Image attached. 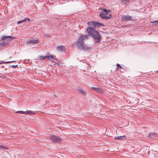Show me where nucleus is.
Instances as JSON below:
<instances>
[{
    "label": "nucleus",
    "instance_id": "nucleus-1",
    "mask_svg": "<svg viewBox=\"0 0 158 158\" xmlns=\"http://www.w3.org/2000/svg\"><path fill=\"white\" fill-rule=\"evenodd\" d=\"M86 31L88 35H81L77 41L75 43V44L81 49L88 50L90 49V48L84 44V40H87L89 36H90L93 38L95 43H97L101 41V37L99 32L94 29L87 28Z\"/></svg>",
    "mask_w": 158,
    "mask_h": 158
},
{
    "label": "nucleus",
    "instance_id": "nucleus-2",
    "mask_svg": "<svg viewBox=\"0 0 158 158\" xmlns=\"http://www.w3.org/2000/svg\"><path fill=\"white\" fill-rule=\"evenodd\" d=\"M103 12L101 13L99 15L100 16L102 19H110L111 17L110 11L104 9Z\"/></svg>",
    "mask_w": 158,
    "mask_h": 158
},
{
    "label": "nucleus",
    "instance_id": "nucleus-3",
    "mask_svg": "<svg viewBox=\"0 0 158 158\" xmlns=\"http://www.w3.org/2000/svg\"><path fill=\"white\" fill-rule=\"evenodd\" d=\"M15 38L14 37L5 36H2L1 37V39L3 41L2 42H0V46L2 47L5 46L7 45V42L5 41L12 40Z\"/></svg>",
    "mask_w": 158,
    "mask_h": 158
},
{
    "label": "nucleus",
    "instance_id": "nucleus-4",
    "mask_svg": "<svg viewBox=\"0 0 158 158\" xmlns=\"http://www.w3.org/2000/svg\"><path fill=\"white\" fill-rule=\"evenodd\" d=\"M87 24L89 27L88 28H91L94 29L96 26H101L102 25V24L97 22H90L88 23Z\"/></svg>",
    "mask_w": 158,
    "mask_h": 158
},
{
    "label": "nucleus",
    "instance_id": "nucleus-5",
    "mask_svg": "<svg viewBox=\"0 0 158 158\" xmlns=\"http://www.w3.org/2000/svg\"><path fill=\"white\" fill-rule=\"evenodd\" d=\"M50 138L52 141L54 143H58L61 140V139L59 137L54 135H51Z\"/></svg>",
    "mask_w": 158,
    "mask_h": 158
},
{
    "label": "nucleus",
    "instance_id": "nucleus-6",
    "mask_svg": "<svg viewBox=\"0 0 158 158\" xmlns=\"http://www.w3.org/2000/svg\"><path fill=\"white\" fill-rule=\"evenodd\" d=\"M132 18L131 16L123 15L122 17V19L123 21L132 20Z\"/></svg>",
    "mask_w": 158,
    "mask_h": 158
},
{
    "label": "nucleus",
    "instance_id": "nucleus-7",
    "mask_svg": "<svg viewBox=\"0 0 158 158\" xmlns=\"http://www.w3.org/2000/svg\"><path fill=\"white\" fill-rule=\"evenodd\" d=\"M27 43L28 44H37L38 43V40L32 39L28 41Z\"/></svg>",
    "mask_w": 158,
    "mask_h": 158
},
{
    "label": "nucleus",
    "instance_id": "nucleus-8",
    "mask_svg": "<svg viewBox=\"0 0 158 158\" xmlns=\"http://www.w3.org/2000/svg\"><path fill=\"white\" fill-rule=\"evenodd\" d=\"M115 139L118 140H121L123 139H126V137L125 136H120L115 137Z\"/></svg>",
    "mask_w": 158,
    "mask_h": 158
},
{
    "label": "nucleus",
    "instance_id": "nucleus-9",
    "mask_svg": "<svg viewBox=\"0 0 158 158\" xmlns=\"http://www.w3.org/2000/svg\"><path fill=\"white\" fill-rule=\"evenodd\" d=\"M57 50L59 51H63L64 49V47L63 46H60L56 47Z\"/></svg>",
    "mask_w": 158,
    "mask_h": 158
},
{
    "label": "nucleus",
    "instance_id": "nucleus-10",
    "mask_svg": "<svg viewBox=\"0 0 158 158\" xmlns=\"http://www.w3.org/2000/svg\"><path fill=\"white\" fill-rule=\"evenodd\" d=\"M46 58H48L49 60L52 61H53L54 60V58L52 55H49L46 56Z\"/></svg>",
    "mask_w": 158,
    "mask_h": 158
},
{
    "label": "nucleus",
    "instance_id": "nucleus-11",
    "mask_svg": "<svg viewBox=\"0 0 158 158\" xmlns=\"http://www.w3.org/2000/svg\"><path fill=\"white\" fill-rule=\"evenodd\" d=\"M92 88L94 89L95 91H97L98 92H101L102 91V90L100 89V88L99 87L96 88L94 87H92Z\"/></svg>",
    "mask_w": 158,
    "mask_h": 158
},
{
    "label": "nucleus",
    "instance_id": "nucleus-12",
    "mask_svg": "<svg viewBox=\"0 0 158 158\" xmlns=\"http://www.w3.org/2000/svg\"><path fill=\"white\" fill-rule=\"evenodd\" d=\"M29 21V19L27 18H26L23 20H22L21 21H19L18 22V24H19L22 22H28Z\"/></svg>",
    "mask_w": 158,
    "mask_h": 158
},
{
    "label": "nucleus",
    "instance_id": "nucleus-13",
    "mask_svg": "<svg viewBox=\"0 0 158 158\" xmlns=\"http://www.w3.org/2000/svg\"><path fill=\"white\" fill-rule=\"evenodd\" d=\"M24 114H33L34 113V112H32V111L30 110V111H24Z\"/></svg>",
    "mask_w": 158,
    "mask_h": 158
},
{
    "label": "nucleus",
    "instance_id": "nucleus-14",
    "mask_svg": "<svg viewBox=\"0 0 158 158\" xmlns=\"http://www.w3.org/2000/svg\"><path fill=\"white\" fill-rule=\"evenodd\" d=\"M15 61H9L1 62H0V64H2V63H5V64H7V63L14 62Z\"/></svg>",
    "mask_w": 158,
    "mask_h": 158
},
{
    "label": "nucleus",
    "instance_id": "nucleus-15",
    "mask_svg": "<svg viewBox=\"0 0 158 158\" xmlns=\"http://www.w3.org/2000/svg\"><path fill=\"white\" fill-rule=\"evenodd\" d=\"M1 148H2L4 150H7L8 149V148L7 147L3 146L2 145H0V149Z\"/></svg>",
    "mask_w": 158,
    "mask_h": 158
},
{
    "label": "nucleus",
    "instance_id": "nucleus-16",
    "mask_svg": "<svg viewBox=\"0 0 158 158\" xmlns=\"http://www.w3.org/2000/svg\"><path fill=\"white\" fill-rule=\"evenodd\" d=\"M155 136V134L153 133L150 134L148 135V137L149 138H152Z\"/></svg>",
    "mask_w": 158,
    "mask_h": 158
},
{
    "label": "nucleus",
    "instance_id": "nucleus-17",
    "mask_svg": "<svg viewBox=\"0 0 158 158\" xmlns=\"http://www.w3.org/2000/svg\"><path fill=\"white\" fill-rule=\"evenodd\" d=\"M40 60H42L44 59H46V56H40Z\"/></svg>",
    "mask_w": 158,
    "mask_h": 158
},
{
    "label": "nucleus",
    "instance_id": "nucleus-18",
    "mask_svg": "<svg viewBox=\"0 0 158 158\" xmlns=\"http://www.w3.org/2000/svg\"><path fill=\"white\" fill-rule=\"evenodd\" d=\"M151 23H154L153 24V25H158V20L151 22Z\"/></svg>",
    "mask_w": 158,
    "mask_h": 158
},
{
    "label": "nucleus",
    "instance_id": "nucleus-19",
    "mask_svg": "<svg viewBox=\"0 0 158 158\" xmlns=\"http://www.w3.org/2000/svg\"><path fill=\"white\" fill-rule=\"evenodd\" d=\"M79 91L82 94H85V91L83 90L82 89H79Z\"/></svg>",
    "mask_w": 158,
    "mask_h": 158
},
{
    "label": "nucleus",
    "instance_id": "nucleus-20",
    "mask_svg": "<svg viewBox=\"0 0 158 158\" xmlns=\"http://www.w3.org/2000/svg\"><path fill=\"white\" fill-rule=\"evenodd\" d=\"M117 69H118L119 68H122L123 67L118 64H117Z\"/></svg>",
    "mask_w": 158,
    "mask_h": 158
},
{
    "label": "nucleus",
    "instance_id": "nucleus-21",
    "mask_svg": "<svg viewBox=\"0 0 158 158\" xmlns=\"http://www.w3.org/2000/svg\"><path fill=\"white\" fill-rule=\"evenodd\" d=\"M24 111H18L16 112V113L18 114H24Z\"/></svg>",
    "mask_w": 158,
    "mask_h": 158
},
{
    "label": "nucleus",
    "instance_id": "nucleus-22",
    "mask_svg": "<svg viewBox=\"0 0 158 158\" xmlns=\"http://www.w3.org/2000/svg\"><path fill=\"white\" fill-rule=\"evenodd\" d=\"M17 66H18V65H12L11 66L12 68H15V67H17Z\"/></svg>",
    "mask_w": 158,
    "mask_h": 158
},
{
    "label": "nucleus",
    "instance_id": "nucleus-23",
    "mask_svg": "<svg viewBox=\"0 0 158 158\" xmlns=\"http://www.w3.org/2000/svg\"><path fill=\"white\" fill-rule=\"evenodd\" d=\"M126 1H127V2H129V1L130 0H125Z\"/></svg>",
    "mask_w": 158,
    "mask_h": 158
},
{
    "label": "nucleus",
    "instance_id": "nucleus-24",
    "mask_svg": "<svg viewBox=\"0 0 158 158\" xmlns=\"http://www.w3.org/2000/svg\"><path fill=\"white\" fill-rule=\"evenodd\" d=\"M156 72H157V73H158V71H156Z\"/></svg>",
    "mask_w": 158,
    "mask_h": 158
}]
</instances>
